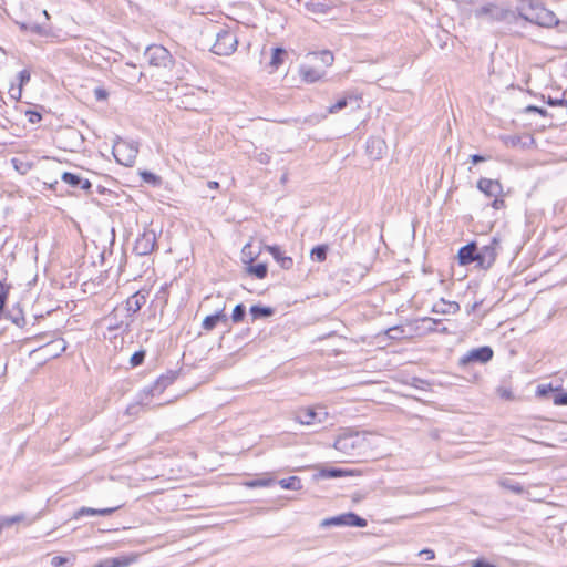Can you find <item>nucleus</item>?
Segmentation results:
<instances>
[{
  "mask_svg": "<svg viewBox=\"0 0 567 567\" xmlns=\"http://www.w3.org/2000/svg\"><path fill=\"white\" fill-rule=\"evenodd\" d=\"M369 446L367 433L352 431L340 434L333 444V447L344 457L343 462H354L365 454Z\"/></svg>",
  "mask_w": 567,
  "mask_h": 567,
  "instance_id": "1",
  "label": "nucleus"
},
{
  "mask_svg": "<svg viewBox=\"0 0 567 567\" xmlns=\"http://www.w3.org/2000/svg\"><path fill=\"white\" fill-rule=\"evenodd\" d=\"M112 153L118 164L130 167L135 163L138 146L134 141L117 137L113 144Z\"/></svg>",
  "mask_w": 567,
  "mask_h": 567,
  "instance_id": "2",
  "label": "nucleus"
},
{
  "mask_svg": "<svg viewBox=\"0 0 567 567\" xmlns=\"http://www.w3.org/2000/svg\"><path fill=\"white\" fill-rule=\"evenodd\" d=\"M519 16L526 21L545 28H553L559 23L556 14L540 4L530 6L529 12L522 10Z\"/></svg>",
  "mask_w": 567,
  "mask_h": 567,
  "instance_id": "3",
  "label": "nucleus"
},
{
  "mask_svg": "<svg viewBox=\"0 0 567 567\" xmlns=\"http://www.w3.org/2000/svg\"><path fill=\"white\" fill-rule=\"evenodd\" d=\"M237 37L228 29L220 28L216 33V40L212 47V52L217 55H230L237 49Z\"/></svg>",
  "mask_w": 567,
  "mask_h": 567,
  "instance_id": "4",
  "label": "nucleus"
},
{
  "mask_svg": "<svg viewBox=\"0 0 567 567\" xmlns=\"http://www.w3.org/2000/svg\"><path fill=\"white\" fill-rule=\"evenodd\" d=\"M368 525L367 519L360 517L355 513L349 512L338 516L328 517L320 522L321 528L340 527V526H353V527H365Z\"/></svg>",
  "mask_w": 567,
  "mask_h": 567,
  "instance_id": "5",
  "label": "nucleus"
},
{
  "mask_svg": "<svg viewBox=\"0 0 567 567\" xmlns=\"http://www.w3.org/2000/svg\"><path fill=\"white\" fill-rule=\"evenodd\" d=\"M328 417V412L323 408H302L295 412V421L303 425L323 423Z\"/></svg>",
  "mask_w": 567,
  "mask_h": 567,
  "instance_id": "6",
  "label": "nucleus"
},
{
  "mask_svg": "<svg viewBox=\"0 0 567 567\" xmlns=\"http://www.w3.org/2000/svg\"><path fill=\"white\" fill-rule=\"evenodd\" d=\"M476 18H486L489 21H505L514 13L505 8L498 7L495 3H487L474 10Z\"/></svg>",
  "mask_w": 567,
  "mask_h": 567,
  "instance_id": "7",
  "label": "nucleus"
},
{
  "mask_svg": "<svg viewBox=\"0 0 567 567\" xmlns=\"http://www.w3.org/2000/svg\"><path fill=\"white\" fill-rule=\"evenodd\" d=\"M145 56L153 66L168 68L172 64V54L163 45H148L145 50Z\"/></svg>",
  "mask_w": 567,
  "mask_h": 567,
  "instance_id": "8",
  "label": "nucleus"
},
{
  "mask_svg": "<svg viewBox=\"0 0 567 567\" xmlns=\"http://www.w3.org/2000/svg\"><path fill=\"white\" fill-rule=\"evenodd\" d=\"M499 246V240L497 238H492L489 244L477 248V265L483 269H488L495 262L497 257V248Z\"/></svg>",
  "mask_w": 567,
  "mask_h": 567,
  "instance_id": "9",
  "label": "nucleus"
},
{
  "mask_svg": "<svg viewBox=\"0 0 567 567\" xmlns=\"http://www.w3.org/2000/svg\"><path fill=\"white\" fill-rule=\"evenodd\" d=\"M493 349L488 346L472 349L467 351L461 359L460 365H467L470 363H486L493 358Z\"/></svg>",
  "mask_w": 567,
  "mask_h": 567,
  "instance_id": "10",
  "label": "nucleus"
},
{
  "mask_svg": "<svg viewBox=\"0 0 567 567\" xmlns=\"http://www.w3.org/2000/svg\"><path fill=\"white\" fill-rule=\"evenodd\" d=\"M156 246V234L154 230H144L135 240L134 251L138 256L150 255Z\"/></svg>",
  "mask_w": 567,
  "mask_h": 567,
  "instance_id": "11",
  "label": "nucleus"
},
{
  "mask_svg": "<svg viewBox=\"0 0 567 567\" xmlns=\"http://www.w3.org/2000/svg\"><path fill=\"white\" fill-rule=\"evenodd\" d=\"M360 102L361 97L358 94L349 93L346 96L339 99L334 104H332L328 109V112L330 114L338 113L348 106H350L352 111L358 110L360 109Z\"/></svg>",
  "mask_w": 567,
  "mask_h": 567,
  "instance_id": "12",
  "label": "nucleus"
},
{
  "mask_svg": "<svg viewBox=\"0 0 567 567\" xmlns=\"http://www.w3.org/2000/svg\"><path fill=\"white\" fill-rule=\"evenodd\" d=\"M147 292L144 290H138L127 298L125 302V311L127 312L126 317L131 318L133 315L138 312L141 308L146 303Z\"/></svg>",
  "mask_w": 567,
  "mask_h": 567,
  "instance_id": "13",
  "label": "nucleus"
},
{
  "mask_svg": "<svg viewBox=\"0 0 567 567\" xmlns=\"http://www.w3.org/2000/svg\"><path fill=\"white\" fill-rule=\"evenodd\" d=\"M477 188L489 197H496L503 192V187L497 179H489L485 177L478 179Z\"/></svg>",
  "mask_w": 567,
  "mask_h": 567,
  "instance_id": "14",
  "label": "nucleus"
},
{
  "mask_svg": "<svg viewBox=\"0 0 567 567\" xmlns=\"http://www.w3.org/2000/svg\"><path fill=\"white\" fill-rule=\"evenodd\" d=\"M460 265H470L474 261L477 262V246L475 243H470L460 248L457 254Z\"/></svg>",
  "mask_w": 567,
  "mask_h": 567,
  "instance_id": "15",
  "label": "nucleus"
},
{
  "mask_svg": "<svg viewBox=\"0 0 567 567\" xmlns=\"http://www.w3.org/2000/svg\"><path fill=\"white\" fill-rule=\"evenodd\" d=\"M175 378H176V375L174 372L163 374L155 381L153 386L147 388L144 391L151 395H155L156 393H162L168 385H171L174 382Z\"/></svg>",
  "mask_w": 567,
  "mask_h": 567,
  "instance_id": "16",
  "label": "nucleus"
},
{
  "mask_svg": "<svg viewBox=\"0 0 567 567\" xmlns=\"http://www.w3.org/2000/svg\"><path fill=\"white\" fill-rule=\"evenodd\" d=\"M266 250L272 256V258L279 264L282 269H290L293 266V259L289 256H285L279 246H266Z\"/></svg>",
  "mask_w": 567,
  "mask_h": 567,
  "instance_id": "17",
  "label": "nucleus"
},
{
  "mask_svg": "<svg viewBox=\"0 0 567 567\" xmlns=\"http://www.w3.org/2000/svg\"><path fill=\"white\" fill-rule=\"evenodd\" d=\"M118 508H120V506L96 509V508L83 506V507L79 508L73 514V518L79 519V518H81L83 516H94V515L109 516V515L113 514Z\"/></svg>",
  "mask_w": 567,
  "mask_h": 567,
  "instance_id": "18",
  "label": "nucleus"
},
{
  "mask_svg": "<svg viewBox=\"0 0 567 567\" xmlns=\"http://www.w3.org/2000/svg\"><path fill=\"white\" fill-rule=\"evenodd\" d=\"M227 321H228V318H227L226 313L224 312V309H221L214 315L205 317V319L203 320L202 327L206 331H212L213 329H215V327L217 326L218 322H227Z\"/></svg>",
  "mask_w": 567,
  "mask_h": 567,
  "instance_id": "19",
  "label": "nucleus"
},
{
  "mask_svg": "<svg viewBox=\"0 0 567 567\" xmlns=\"http://www.w3.org/2000/svg\"><path fill=\"white\" fill-rule=\"evenodd\" d=\"M117 316H118V309H114L110 313V316L106 317L105 320L109 322L107 329L111 331L120 330V329H123L124 331H126L130 328L132 320H130V321L117 320Z\"/></svg>",
  "mask_w": 567,
  "mask_h": 567,
  "instance_id": "20",
  "label": "nucleus"
},
{
  "mask_svg": "<svg viewBox=\"0 0 567 567\" xmlns=\"http://www.w3.org/2000/svg\"><path fill=\"white\" fill-rule=\"evenodd\" d=\"M460 310V305L455 301H445L442 299L434 305L433 311L443 315H454Z\"/></svg>",
  "mask_w": 567,
  "mask_h": 567,
  "instance_id": "21",
  "label": "nucleus"
},
{
  "mask_svg": "<svg viewBox=\"0 0 567 567\" xmlns=\"http://www.w3.org/2000/svg\"><path fill=\"white\" fill-rule=\"evenodd\" d=\"M383 147H384V142L380 138L371 137L367 142V152L374 159H378L381 157Z\"/></svg>",
  "mask_w": 567,
  "mask_h": 567,
  "instance_id": "22",
  "label": "nucleus"
},
{
  "mask_svg": "<svg viewBox=\"0 0 567 567\" xmlns=\"http://www.w3.org/2000/svg\"><path fill=\"white\" fill-rule=\"evenodd\" d=\"M6 318L19 328H22L25 324V318L19 305H16L10 310H8Z\"/></svg>",
  "mask_w": 567,
  "mask_h": 567,
  "instance_id": "23",
  "label": "nucleus"
},
{
  "mask_svg": "<svg viewBox=\"0 0 567 567\" xmlns=\"http://www.w3.org/2000/svg\"><path fill=\"white\" fill-rule=\"evenodd\" d=\"M274 312L275 311L271 307L259 306V305H254L249 309V315L251 316V319L254 321L258 320V319H265V318L271 317L274 315Z\"/></svg>",
  "mask_w": 567,
  "mask_h": 567,
  "instance_id": "24",
  "label": "nucleus"
},
{
  "mask_svg": "<svg viewBox=\"0 0 567 567\" xmlns=\"http://www.w3.org/2000/svg\"><path fill=\"white\" fill-rule=\"evenodd\" d=\"M300 74L303 81L308 83H313L320 80L323 76L324 72L311 66H301Z\"/></svg>",
  "mask_w": 567,
  "mask_h": 567,
  "instance_id": "25",
  "label": "nucleus"
},
{
  "mask_svg": "<svg viewBox=\"0 0 567 567\" xmlns=\"http://www.w3.org/2000/svg\"><path fill=\"white\" fill-rule=\"evenodd\" d=\"M44 348L48 350L50 355L58 357L61 352L65 351L66 342L64 339H59L48 343Z\"/></svg>",
  "mask_w": 567,
  "mask_h": 567,
  "instance_id": "26",
  "label": "nucleus"
},
{
  "mask_svg": "<svg viewBox=\"0 0 567 567\" xmlns=\"http://www.w3.org/2000/svg\"><path fill=\"white\" fill-rule=\"evenodd\" d=\"M287 51L285 49L275 48L271 54L270 66H272L274 69H278L284 63Z\"/></svg>",
  "mask_w": 567,
  "mask_h": 567,
  "instance_id": "27",
  "label": "nucleus"
},
{
  "mask_svg": "<svg viewBox=\"0 0 567 567\" xmlns=\"http://www.w3.org/2000/svg\"><path fill=\"white\" fill-rule=\"evenodd\" d=\"M111 559V567H127L132 563L135 561L136 556L134 555H123L118 557H112Z\"/></svg>",
  "mask_w": 567,
  "mask_h": 567,
  "instance_id": "28",
  "label": "nucleus"
},
{
  "mask_svg": "<svg viewBox=\"0 0 567 567\" xmlns=\"http://www.w3.org/2000/svg\"><path fill=\"white\" fill-rule=\"evenodd\" d=\"M279 485L285 489L297 491L301 488V481L297 476H290L279 481Z\"/></svg>",
  "mask_w": 567,
  "mask_h": 567,
  "instance_id": "29",
  "label": "nucleus"
},
{
  "mask_svg": "<svg viewBox=\"0 0 567 567\" xmlns=\"http://www.w3.org/2000/svg\"><path fill=\"white\" fill-rule=\"evenodd\" d=\"M81 175L71 172H64L61 176L62 182L68 184L72 188H78L81 183Z\"/></svg>",
  "mask_w": 567,
  "mask_h": 567,
  "instance_id": "30",
  "label": "nucleus"
},
{
  "mask_svg": "<svg viewBox=\"0 0 567 567\" xmlns=\"http://www.w3.org/2000/svg\"><path fill=\"white\" fill-rule=\"evenodd\" d=\"M348 474L347 471L337 467H324L320 471V476L326 478H337L341 476H346Z\"/></svg>",
  "mask_w": 567,
  "mask_h": 567,
  "instance_id": "31",
  "label": "nucleus"
},
{
  "mask_svg": "<svg viewBox=\"0 0 567 567\" xmlns=\"http://www.w3.org/2000/svg\"><path fill=\"white\" fill-rule=\"evenodd\" d=\"M328 247L326 245H319L312 248L311 258L319 262L324 261L327 259Z\"/></svg>",
  "mask_w": 567,
  "mask_h": 567,
  "instance_id": "32",
  "label": "nucleus"
},
{
  "mask_svg": "<svg viewBox=\"0 0 567 567\" xmlns=\"http://www.w3.org/2000/svg\"><path fill=\"white\" fill-rule=\"evenodd\" d=\"M248 272L256 276L258 279H264L267 276L268 269L266 264H257L248 267Z\"/></svg>",
  "mask_w": 567,
  "mask_h": 567,
  "instance_id": "33",
  "label": "nucleus"
},
{
  "mask_svg": "<svg viewBox=\"0 0 567 567\" xmlns=\"http://www.w3.org/2000/svg\"><path fill=\"white\" fill-rule=\"evenodd\" d=\"M246 316V307L243 303H238L235 306L233 313H231V320L235 323L241 322Z\"/></svg>",
  "mask_w": 567,
  "mask_h": 567,
  "instance_id": "34",
  "label": "nucleus"
},
{
  "mask_svg": "<svg viewBox=\"0 0 567 567\" xmlns=\"http://www.w3.org/2000/svg\"><path fill=\"white\" fill-rule=\"evenodd\" d=\"M23 519H24L23 514H18V515H13V516H4V517L0 518V525L2 527H10L16 523L22 522Z\"/></svg>",
  "mask_w": 567,
  "mask_h": 567,
  "instance_id": "35",
  "label": "nucleus"
},
{
  "mask_svg": "<svg viewBox=\"0 0 567 567\" xmlns=\"http://www.w3.org/2000/svg\"><path fill=\"white\" fill-rule=\"evenodd\" d=\"M501 485L514 492L515 494H522L524 492V487L520 484L513 482L512 480H503L501 481Z\"/></svg>",
  "mask_w": 567,
  "mask_h": 567,
  "instance_id": "36",
  "label": "nucleus"
},
{
  "mask_svg": "<svg viewBox=\"0 0 567 567\" xmlns=\"http://www.w3.org/2000/svg\"><path fill=\"white\" fill-rule=\"evenodd\" d=\"M316 59H320V61L326 65L329 66L333 62V54L330 51H322L320 53H313Z\"/></svg>",
  "mask_w": 567,
  "mask_h": 567,
  "instance_id": "37",
  "label": "nucleus"
},
{
  "mask_svg": "<svg viewBox=\"0 0 567 567\" xmlns=\"http://www.w3.org/2000/svg\"><path fill=\"white\" fill-rule=\"evenodd\" d=\"M411 385L415 389L427 391L431 388V383L426 380L420 378H413L411 381Z\"/></svg>",
  "mask_w": 567,
  "mask_h": 567,
  "instance_id": "38",
  "label": "nucleus"
},
{
  "mask_svg": "<svg viewBox=\"0 0 567 567\" xmlns=\"http://www.w3.org/2000/svg\"><path fill=\"white\" fill-rule=\"evenodd\" d=\"M554 391H558V388L554 389L551 384H540L537 386L536 394L540 398H546Z\"/></svg>",
  "mask_w": 567,
  "mask_h": 567,
  "instance_id": "39",
  "label": "nucleus"
},
{
  "mask_svg": "<svg viewBox=\"0 0 567 567\" xmlns=\"http://www.w3.org/2000/svg\"><path fill=\"white\" fill-rule=\"evenodd\" d=\"M144 359H145V351L140 350L132 354L130 362H131L132 367H137L144 362Z\"/></svg>",
  "mask_w": 567,
  "mask_h": 567,
  "instance_id": "40",
  "label": "nucleus"
},
{
  "mask_svg": "<svg viewBox=\"0 0 567 567\" xmlns=\"http://www.w3.org/2000/svg\"><path fill=\"white\" fill-rule=\"evenodd\" d=\"M31 74L30 71L24 69L18 73V86L22 87L30 81Z\"/></svg>",
  "mask_w": 567,
  "mask_h": 567,
  "instance_id": "41",
  "label": "nucleus"
},
{
  "mask_svg": "<svg viewBox=\"0 0 567 567\" xmlns=\"http://www.w3.org/2000/svg\"><path fill=\"white\" fill-rule=\"evenodd\" d=\"M30 32L39 35H47L49 33V28L39 23H32L30 24Z\"/></svg>",
  "mask_w": 567,
  "mask_h": 567,
  "instance_id": "42",
  "label": "nucleus"
},
{
  "mask_svg": "<svg viewBox=\"0 0 567 567\" xmlns=\"http://www.w3.org/2000/svg\"><path fill=\"white\" fill-rule=\"evenodd\" d=\"M274 481L271 478H258L248 483L250 487H266L269 486Z\"/></svg>",
  "mask_w": 567,
  "mask_h": 567,
  "instance_id": "43",
  "label": "nucleus"
},
{
  "mask_svg": "<svg viewBox=\"0 0 567 567\" xmlns=\"http://www.w3.org/2000/svg\"><path fill=\"white\" fill-rule=\"evenodd\" d=\"M141 176L143 178V181H145L147 183L157 184L159 182V177L148 171L142 172Z\"/></svg>",
  "mask_w": 567,
  "mask_h": 567,
  "instance_id": "44",
  "label": "nucleus"
},
{
  "mask_svg": "<svg viewBox=\"0 0 567 567\" xmlns=\"http://www.w3.org/2000/svg\"><path fill=\"white\" fill-rule=\"evenodd\" d=\"M553 403L555 405H567V393L559 392L553 396Z\"/></svg>",
  "mask_w": 567,
  "mask_h": 567,
  "instance_id": "45",
  "label": "nucleus"
},
{
  "mask_svg": "<svg viewBox=\"0 0 567 567\" xmlns=\"http://www.w3.org/2000/svg\"><path fill=\"white\" fill-rule=\"evenodd\" d=\"M9 94L11 99H14L16 101H19L22 95V87L16 86L14 84H11L9 89Z\"/></svg>",
  "mask_w": 567,
  "mask_h": 567,
  "instance_id": "46",
  "label": "nucleus"
},
{
  "mask_svg": "<svg viewBox=\"0 0 567 567\" xmlns=\"http://www.w3.org/2000/svg\"><path fill=\"white\" fill-rule=\"evenodd\" d=\"M25 114L29 116V121L33 124L40 122L42 118L41 114L37 111L28 110L25 111Z\"/></svg>",
  "mask_w": 567,
  "mask_h": 567,
  "instance_id": "47",
  "label": "nucleus"
},
{
  "mask_svg": "<svg viewBox=\"0 0 567 567\" xmlns=\"http://www.w3.org/2000/svg\"><path fill=\"white\" fill-rule=\"evenodd\" d=\"M257 161L260 163V164H268L270 162V155L266 152H260L257 154L256 156Z\"/></svg>",
  "mask_w": 567,
  "mask_h": 567,
  "instance_id": "48",
  "label": "nucleus"
},
{
  "mask_svg": "<svg viewBox=\"0 0 567 567\" xmlns=\"http://www.w3.org/2000/svg\"><path fill=\"white\" fill-rule=\"evenodd\" d=\"M547 103L551 106H557V105H561V106H566L567 107V101L565 99H551L549 97Z\"/></svg>",
  "mask_w": 567,
  "mask_h": 567,
  "instance_id": "49",
  "label": "nucleus"
},
{
  "mask_svg": "<svg viewBox=\"0 0 567 567\" xmlns=\"http://www.w3.org/2000/svg\"><path fill=\"white\" fill-rule=\"evenodd\" d=\"M526 112L527 113H538L540 115H546V110L545 109H542V107H538V106H535V105H528L526 107Z\"/></svg>",
  "mask_w": 567,
  "mask_h": 567,
  "instance_id": "50",
  "label": "nucleus"
},
{
  "mask_svg": "<svg viewBox=\"0 0 567 567\" xmlns=\"http://www.w3.org/2000/svg\"><path fill=\"white\" fill-rule=\"evenodd\" d=\"M94 95H95L96 100L102 101L107 97V92L102 87H96L94 90Z\"/></svg>",
  "mask_w": 567,
  "mask_h": 567,
  "instance_id": "51",
  "label": "nucleus"
},
{
  "mask_svg": "<svg viewBox=\"0 0 567 567\" xmlns=\"http://www.w3.org/2000/svg\"><path fill=\"white\" fill-rule=\"evenodd\" d=\"M66 563V559L61 556H54L51 560V565L54 567H61Z\"/></svg>",
  "mask_w": 567,
  "mask_h": 567,
  "instance_id": "52",
  "label": "nucleus"
},
{
  "mask_svg": "<svg viewBox=\"0 0 567 567\" xmlns=\"http://www.w3.org/2000/svg\"><path fill=\"white\" fill-rule=\"evenodd\" d=\"M472 567H496V566L493 564H489L487 561H484L482 559H477V560L473 561Z\"/></svg>",
  "mask_w": 567,
  "mask_h": 567,
  "instance_id": "53",
  "label": "nucleus"
},
{
  "mask_svg": "<svg viewBox=\"0 0 567 567\" xmlns=\"http://www.w3.org/2000/svg\"><path fill=\"white\" fill-rule=\"evenodd\" d=\"M92 184L89 179L81 177V183L78 186V188L89 190L91 188Z\"/></svg>",
  "mask_w": 567,
  "mask_h": 567,
  "instance_id": "54",
  "label": "nucleus"
},
{
  "mask_svg": "<svg viewBox=\"0 0 567 567\" xmlns=\"http://www.w3.org/2000/svg\"><path fill=\"white\" fill-rule=\"evenodd\" d=\"M471 161H472V163H473V164H478V163H481V162H485V161H486V157H485V156H483V155H480V154H473V155L471 156Z\"/></svg>",
  "mask_w": 567,
  "mask_h": 567,
  "instance_id": "55",
  "label": "nucleus"
},
{
  "mask_svg": "<svg viewBox=\"0 0 567 567\" xmlns=\"http://www.w3.org/2000/svg\"><path fill=\"white\" fill-rule=\"evenodd\" d=\"M309 6H311L312 11H315V12H323L324 4H322L320 2H311Z\"/></svg>",
  "mask_w": 567,
  "mask_h": 567,
  "instance_id": "56",
  "label": "nucleus"
},
{
  "mask_svg": "<svg viewBox=\"0 0 567 567\" xmlns=\"http://www.w3.org/2000/svg\"><path fill=\"white\" fill-rule=\"evenodd\" d=\"M492 206H493V208H495V209H499V208H502V207L504 206V200H503V199H499V198H497V197H496V198L493 200Z\"/></svg>",
  "mask_w": 567,
  "mask_h": 567,
  "instance_id": "57",
  "label": "nucleus"
},
{
  "mask_svg": "<svg viewBox=\"0 0 567 567\" xmlns=\"http://www.w3.org/2000/svg\"><path fill=\"white\" fill-rule=\"evenodd\" d=\"M420 555H425L427 560H431L434 558V553L430 549H424L420 553Z\"/></svg>",
  "mask_w": 567,
  "mask_h": 567,
  "instance_id": "58",
  "label": "nucleus"
},
{
  "mask_svg": "<svg viewBox=\"0 0 567 567\" xmlns=\"http://www.w3.org/2000/svg\"><path fill=\"white\" fill-rule=\"evenodd\" d=\"M501 396L505 398V399H508V400L513 399V394H512V392L509 390H502Z\"/></svg>",
  "mask_w": 567,
  "mask_h": 567,
  "instance_id": "59",
  "label": "nucleus"
},
{
  "mask_svg": "<svg viewBox=\"0 0 567 567\" xmlns=\"http://www.w3.org/2000/svg\"><path fill=\"white\" fill-rule=\"evenodd\" d=\"M17 24L19 25L21 31H23V32L30 31V24H27L24 22H17Z\"/></svg>",
  "mask_w": 567,
  "mask_h": 567,
  "instance_id": "60",
  "label": "nucleus"
},
{
  "mask_svg": "<svg viewBox=\"0 0 567 567\" xmlns=\"http://www.w3.org/2000/svg\"><path fill=\"white\" fill-rule=\"evenodd\" d=\"M208 188L210 189H217L219 187V184L215 181H210L207 183Z\"/></svg>",
  "mask_w": 567,
  "mask_h": 567,
  "instance_id": "61",
  "label": "nucleus"
},
{
  "mask_svg": "<svg viewBox=\"0 0 567 567\" xmlns=\"http://www.w3.org/2000/svg\"><path fill=\"white\" fill-rule=\"evenodd\" d=\"M399 331V328L394 327V328H391L389 329L388 333L390 336V338H396V332Z\"/></svg>",
  "mask_w": 567,
  "mask_h": 567,
  "instance_id": "62",
  "label": "nucleus"
},
{
  "mask_svg": "<svg viewBox=\"0 0 567 567\" xmlns=\"http://www.w3.org/2000/svg\"><path fill=\"white\" fill-rule=\"evenodd\" d=\"M399 331V328L394 327V328H391L389 329L388 333L390 336V338H396V332Z\"/></svg>",
  "mask_w": 567,
  "mask_h": 567,
  "instance_id": "63",
  "label": "nucleus"
},
{
  "mask_svg": "<svg viewBox=\"0 0 567 567\" xmlns=\"http://www.w3.org/2000/svg\"><path fill=\"white\" fill-rule=\"evenodd\" d=\"M71 133H72L73 135L78 136L81 141H83V136H82V134H81L80 132H78V131H71Z\"/></svg>",
  "mask_w": 567,
  "mask_h": 567,
  "instance_id": "64",
  "label": "nucleus"
}]
</instances>
